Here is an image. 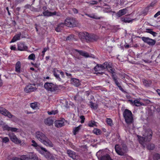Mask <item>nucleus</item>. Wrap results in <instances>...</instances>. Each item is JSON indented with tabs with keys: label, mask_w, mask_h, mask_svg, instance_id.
Instances as JSON below:
<instances>
[{
	"label": "nucleus",
	"mask_w": 160,
	"mask_h": 160,
	"mask_svg": "<svg viewBox=\"0 0 160 160\" xmlns=\"http://www.w3.org/2000/svg\"><path fill=\"white\" fill-rule=\"evenodd\" d=\"M35 138L39 141L47 146L52 148L53 145L52 142L47 137L45 134L38 131L35 133Z\"/></svg>",
	"instance_id": "1"
},
{
	"label": "nucleus",
	"mask_w": 160,
	"mask_h": 160,
	"mask_svg": "<svg viewBox=\"0 0 160 160\" xmlns=\"http://www.w3.org/2000/svg\"><path fill=\"white\" fill-rule=\"evenodd\" d=\"M152 132L150 128H148L145 131L142 136H138L139 142L145 148L146 142H150L152 138Z\"/></svg>",
	"instance_id": "2"
},
{
	"label": "nucleus",
	"mask_w": 160,
	"mask_h": 160,
	"mask_svg": "<svg viewBox=\"0 0 160 160\" xmlns=\"http://www.w3.org/2000/svg\"><path fill=\"white\" fill-rule=\"evenodd\" d=\"M123 116L127 124H131L133 122V118L132 112L128 109H125L123 112Z\"/></svg>",
	"instance_id": "3"
},
{
	"label": "nucleus",
	"mask_w": 160,
	"mask_h": 160,
	"mask_svg": "<svg viewBox=\"0 0 160 160\" xmlns=\"http://www.w3.org/2000/svg\"><path fill=\"white\" fill-rule=\"evenodd\" d=\"M108 65V63L107 62H105L102 64H97L94 68V70L95 72H98V73L102 74L103 72H99L104 70L107 68Z\"/></svg>",
	"instance_id": "4"
},
{
	"label": "nucleus",
	"mask_w": 160,
	"mask_h": 160,
	"mask_svg": "<svg viewBox=\"0 0 160 160\" xmlns=\"http://www.w3.org/2000/svg\"><path fill=\"white\" fill-rule=\"evenodd\" d=\"M79 36L82 40L86 41L87 42L90 41L93 39L92 36L86 32H80Z\"/></svg>",
	"instance_id": "5"
},
{
	"label": "nucleus",
	"mask_w": 160,
	"mask_h": 160,
	"mask_svg": "<svg viewBox=\"0 0 160 160\" xmlns=\"http://www.w3.org/2000/svg\"><path fill=\"white\" fill-rule=\"evenodd\" d=\"M117 153L121 156L123 155L127 151V147L125 145H123L122 147H120L118 145H116L115 147Z\"/></svg>",
	"instance_id": "6"
},
{
	"label": "nucleus",
	"mask_w": 160,
	"mask_h": 160,
	"mask_svg": "<svg viewBox=\"0 0 160 160\" xmlns=\"http://www.w3.org/2000/svg\"><path fill=\"white\" fill-rule=\"evenodd\" d=\"M31 142L32 143L31 146L34 147L41 154H43L44 152H47V150L45 148L38 145L34 140H32Z\"/></svg>",
	"instance_id": "7"
},
{
	"label": "nucleus",
	"mask_w": 160,
	"mask_h": 160,
	"mask_svg": "<svg viewBox=\"0 0 160 160\" xmlns=\"http://www.w3.org/2000/svg\"><path fill=\"white\" fill-rule=\"evenodd\" d=\"M22 160H38L37 155L32 153H30L28 154L22 156Z\"/></svg>",
	"instance_id": "8"
},
{
	"label": "nucleus",
	"mask_w": 160,
	"mask_h": 160,
	"mask_svg": "<svg viewBox=\"0 0 160 160\" xmlns=\"http://www.w3.org/2000/svg\"><path fill=\"white\" fill-rule=\"evenodd\" d=\"M64 23L68 27H74L76 26L75 20L72 18H67L65 20Z\"/></svg>",
	"instance_id": "9"
},
{
	"label": "nucleus",
	"mask_w": 160,
	"mask_h": 160,
	"mask_svg": "<svg viewBox=\"0 0 160 160\" xmlns=\"http://www.w3.org/2000/svg\"><path fill=\"white\" fill-rule=\"evenodd\" d=\"M84 93L81 92H79L77 94L76 96L74 97V99L76 101L81 102L83 101L84 99Z\"/></svg>",
	"instance_id": "10"
},
{
	"label": "nucleus",
	"mask_w": 160,
	"mask_h": 160,
	"mask_svg": "<svg viewBox=\"0 0 160 160\" xmlns=\"http://www.w3.org/2000/svg\"><path fill=\"white\" fill-rule=\"evenodd\" d=\"M142 40L150 46H153L154 45L156 42V41L153 39L150 38L148 37H142Z\"/></svg>",
	"instance_id": "11"
},
{
	"label": "nucleus",
	"mask_w": 160,
	"mask_h": 160,
	"mask_svg": "<svg viewBox=\"0 0 160 160\" xmlns=\"http://www.w3.org/2000/svg\"><path fill=\"white\" fill-rule=\"evenodd\" d=\"M45 88L48 91L53 92L56 90V87L52 83L46 82L44 84Z\"/></svg>",
	"instance_id": "12"
},
{
	"label": "nucleus",
	"mask_w": 160,
	"mask_h": 160,
	"mask_svg": "<svg viewBox=\"0 0 160 160\" xmlns=\"http://www.w3.org/2000/svg\"><path fill=\"white\" fill-rule=\"evenodd\" d=\"M0 113L8 117L9 118H12L14 117L8 110L6 109L0 107Z\"/></svg>",
	"instance_id": "13"
},
{
	"label": "nucleus",
	"mask_w": 160,
	"mask_h": 160,
	"mask_svg": "<svg viewBox=\"0 0 160 160\" xmlns=\"http://www.w3.org/2000/svg\"><path fill=\"white\" fill-rule=\"evenodd\" d=\"M67 153L70 157L74 160H78L79 159L78 156L73 151L68 150H67Z\"/></svg>",
	"instance_id": "14"
},
{
	"label": "nucleus",
	"mask_w": 160,
	"mask_h": 160,
	"mask_svg": "<svg viewBox=\"0 0 160 160\" xmlns=\"http://www.w3.org/2000/svg\"><path fill=\"white\" fill-rule=\"evenodd\" d=\"M9 136L11 140L14 143L17 144H21V141L19 140L13 133L9 134Z\"/></svg>",
	"instance_id": "15"
},
{
	"label": "nucleus",
	"mask_w": 160,
	"mask_h": 160,
	"mask_svg": "<svg viewBox=\"0 0 160 160\" xmlns=\"http://www.w3.org/2000/svg\"><path fill=\"white\" fill-rule=\"evenodd\" d=\"M36 89V88L31 84L27 85L24 88V90L27 93L33 92Z\"/></svg>",
	"instance_id": "16"
},
{
	"label": "nucleus",
	"mask_w": 160,
	"mask_h": 160,
	"mask_svg": "<svg viewBox=\"0 0 160 160\" xmlns=\"http://www.w3.org/2000/svg\"><path fill=\"white\" fill-rule=\"evenodd\" d=\"M65 119H62L61 120L56 121L55 122V126L57 127H61L64 125Z\"/></svg>",
	"instance_id": "17"
},
{
	"label": "nucleus",
	"mask_w": 160,
	"mask_h": 160,
	"mask_svg": "<svg viewBox=\"0 0 160 160\" xmlns=\"http://www.w3.org/2000/svg\"><path fill=\"white\" fill-rule=\"evenodd\" d=\"M71 83L73 85L78 87L80 85L79 80L76 78H72L71 80Z\"/></svg>",
	"instance_id": "18"
},
{
	"label": "nucleus",
	"mask_w": 160,
	"mask_h": 160,
	"mask_svg": "<svg viewBox=\"0 0 160 160\" xmlns=\"http://www.w3.org/2000/svg\"><path fill=\"white\" fill-rule=\"evenodd\" d=\"M21 35V32H19L15 35L10 42V43L14 42L17 40H20Z\"/></svg>",
	"instance_id": "19"
},
{
	"label": "nucleus",
	"mask_w": 160,
	"mask_h": 160,
	"mask_svg": "<svg viewBox=\"0 0 160 160\" xmlns=\"http://www.w3.org/2000/svg\"><path fill=\"white\" fill-rule=\"evenodd\" d=\"M27 47L23 43H20L18 45V49L20 51L26 50Z\"/></svg>",
	"instance_id": "20"
},
{
	"label": "nucleus",
	"mask_w": 160,
	"mask_h": 160,
	"mask_svg": "<svg viewBox=\"0 0 160 160\" xmlns=\"http://www.w3.org/2000/svg\"><path fill=\"white\" fill-rule=\"evenodd\" d=\"M47 152V153L45 155V156L49 160H55V158L52 154L50 153L49 152H48L47 151V152Z\"/></svg>",
	"instance_id": "21"
},
{
	"label": "nucleus",
	"mask_w": 160,
	"mask_h": 160,
	"mask_svg": "<svg viewBox=\"0 0 160 160\" xmlns=\"http://www.w3.org/2000/svg\"><path fill=\"white\" fill-rule=\"evenodd\" d=\"M53 72L54 76L56 77V78L59 81H61V79L59 77V70H58L56 69H54L53 70Z\"/></svg>",
	"instance_id": "22"
},
{
	"label": "nucleus",
	"mask_w": 160,
	"mask_h": 160,
	"mask_svg": "<svg viewBox=\"0 0 160 160\" xmlns=\"http://www.w3.org/2000/svg\"><path fill=\"white\" fill-rule=\"evenodd\" d=\"M75 51L78 52L81 55L85 58L89 57L90 56L89 55L88 53L85 52L81 50H79L77 49H76Z\"/></svg>",
	"instance_id": "23"
},
{
	"label": "nucleus",
	"mask_w": 160,
	"mask_h": 160,
	"mask_svg": "<svg viewBox=\"0 0 160 160\" xmlns=\"http://www.w3.org/2000/svg\"><path fill=\"white\" fill-rule=\"evenodd\" d=\"M127 9L126 8L120 10L117 13L118 17H119L124 15L127 13Z\"/></svg>",
	"instance_id": "24"
},
{
	"label": "nucleus",
	"mask_w": 160,
	"mask_h": 160,
	"mask_svg": "<svg viewBox=\"0 0 160 160\" xmlns=\"http://www.w3.org/2000/svg\"><path fill=\"white\" fill-rule=\"evenodd\" d=\"M53 121L50 118H48L44 120V123H45L48 125L50 126L52 125L53 123Z\"/></svg>",
	"instance_id": "25"
},
{
	"label": "nucleus",
	"mask_w": 160,
	"mask_h": 160,
	"mask_svg": "<svg viewBox=\"0 0 160 160\" xmlns=\"http://www.w3.org/2000/svg\"><path fill=\"white\" fill-rule=\"evenodd\" d=\"M21 62L20 61H18L16 64L15 71L17 72H20L21 69Z\"/></svg>",
	"instance_id": "26"
},
{
	"label": "nucleus",
	"mask_w": 160,
	"mask_h": 160,
	"mask_svg": "<svg viewBox=\"0 0 160 160\" xmlns=\"http://www.w3.org/2000/svg\"><path fill=\"white\" fill-rule=\"evenodd\" d=\"M145 32H146L152 34L154 37H155L157 34V33L152 31V29H151L147 28L146 29Z\"/></svg>",
	"instance_id": "27"
},
{
	"label": "nucleus",
	"mask_w": 160,
	"mask_h": 160,
	"mask_svg": "<svg viewBox=\"0 0 160 160\" xmlns=\"http://www.w3.org/2000/svg\"><path fill=\"white\" fill-rule=\"evenodd\" d=\"M64 25L63 23H61L58 25L55 28V30L57 32H60L62 29Z\"/></svg>",
	"instance_id": "28"
},
{
	"label": "nucleus",
	"mask_w": 160,
	"mask_h": 160,
	"mask_svg": "<svg viewBox=\"0 0 160 160\" xmlns=\"http://www.w3.org/2000/svg\"><path fill=\"white\" fill-rule=\"evenodd\" d=\"M122 21L125 22H132L133 19L131 20L129 18L126 17H122L121 18Z\"/></svg>",
	"instance_id": "29"
},
{
	"label": "nucleus",
	"mask_w": 160,
	"mask_h": 160,
	"mask_svg": "<svg viewBox=\"0 0 160 160\" xmlns=\"http://www.w3.org/2000/svg\"><path fill=\"white\" fill-rule=\"evenodd\" d=\"M99 160H112L108 154H106L104 155L100 158Z\"/></svg>",
	"instance_id": "30"
},
{
	"label": "nucleus",
	"mask_w": 160,
	"mask_h": 160,
	"mask_svg": "<svg viewBox=\"0 0 160 160\" xmlns=\"http://www.w3.org/2000/svg\"><path fill=\"white\" fill-rule=\"evenodd\" d=\"M143 82L144 85L146 87L150 86L152 82L150 80H147L145 79L143 80Z\"/></svg>",
	"instance_id": "31"
},
{
	"label": "nucleus",
	"mask_w": 160,
	"mask_h": 160,
	"mask_svg": "<svg viewBox=\"0 0 160 160\" xmlns=\"http://www.w3.org/2000/svg\"><path fill=\"white\" fill-rule=\"evenodd\" d=\"M130 101L132 103H134V105L137 106H139L143 105L142 103L140 102L137 100H135L133 101L132 100H130Z\"/></svg>",
	"instance_id": "32"
},
{
	"label": "nucleus",
	"mask_w": 160,
	"mask_h": 160,
	"mask_svg": "<svg viewBox=\"0 0 160 160\" xmlns=\"http://www.w3.org/2000/svg\"><path fill=\"white\" fill-rule=\"evenodd\" d=\"M107 69L108 71L110 73H111L112 75H113V73H115V69L112 68V67L110 66L108 64V66L107 68H106Z\"/></svg>",
	"instance_id": "33"
},
{
	"label": "nucleus",
	"mask_w": 160,
	"mask_h": 160,
	"mask_svg": "<svg viewBox=\"0 0 160 160\" xmlns=\"http://www.w3.org/2000/svg\"><path fill=\"white\" fill-rule=\"evenodd\" d=\"M90 106L94 110H96L97 109L98 106L96 104L93 103L92 102H90Z\"/></svg>",
	"instance_id": "34"
},
{
	"label": "nucleus",
	"mask_w": 160,
	"mask_h": 160,
	"mask_svg": "<svg viewBox=\"0 0 160 160\" xmlns=\"http://www.w3.org/2000/svg\"><path fill=\"white\" fill-rule=\"evenodd\" d=\"M80 125H79L78 127H77L76 128H75L73 129V132L74 135H75L79 132V130L80 129Z\"/></svg>",
	"instance_id": "35"
},
{
	"label": "nucleus",
	"mask_w": 160,
	"mask_h": 160,
	"mask_svg": "<svg viewBox=\"0 0 160 160\" xmlns=\"http://www.w3.org/2000/svg\"><path fill=\"white\" fill-rule=\"evenodd\" d=\"M112 77L117 86L118 87V86L120 85V84L117 80V77H115L114 75H112Z\"/></svg>",
	"instance_id": "36"
},
{
	"label": "nucleus",
	"mask_w": 160,
	"mask_h": 160,
	"mask_svg": "<svg viewBox=\"0 0 160 160\" xmlns=\"http://www.w3.org/2000/svg\"><path fill=\"white\" fill-rule=\"evenodd\" d=\"M93 131L94 134L97 135H99L101 133V131L100 129L97 128L94 129Z\"/></svg>",
	"instance_id": "37"
},
{
	"label": "nucleus",
	"mask_w": 160,
	"mask_h": 160,
	"mask_svg": "<svg viewBox=\"0 0 160 160\" xmlns=\"http://www.w3.org/2000/svg\"><path fill=\"white\" fill-rule=\"evenodd\" d=\"M147 148L149 150H153L154 148V145L152 143L149 144L147 145Z\"/></svg>",
	"instance_id": "38"
},
{
	"label": "nucleus",
	"mask_w": 160,
	"mask_h": 160,
	"mask_svg": "<svg viewBox=\"0 0 160 160\" xmlns=\"http://www.w3.org/2000/svg\"><path fill=\"white\" fill-rule=\"evenodd\" d=\"M85 14L86 15L88 16L89 17L91 18H94L97 19H99L100 18H98V17L95 15L94 14L90 15L87 13Z\"/></svg>",
	"instance_id": "39"
},
{
	"label": "nucleus",
	"mask_w": 160,
	"mask_h": 160,
	"mask_svg": "<svg viewBox=\"0 0 160 160\" xmlns=\"http://www.w3.org/2000/svg\"><path fill=\"white\" fill-rule=\"evenodd\" d=\"M153 158L155 160H159L160 159V155L158 153H156L154 155Z\"/></svg>",
	"instance_id": "40"
},
{
	"label": "nucleus",
	"mask_w": 160,
	"mask_h": 160,
	"mask_svg": "<svg viewBox=\"0 0 160 160\" xmlns=\"http://www.w3.org/2000/svg\"><path fill=\"white\" fill-rule=\"evenodd\" d=\"M28 59L30 60H34L35 59V55L33 53L31 54L29 56Z\"/></svg>",
	"instance_id": "41"
},
{
	"label": "nucleus",
	"mask_w": 160,
	"mask_h": 160,
	"mask_svg": "<svg viewBox=\"0 0 160 160\" xmlns=\"http://www.w3.org/2000/svg\"><path fill=\"white\" fill-rule=\"evenodd\" d=\"M43 14L44 16H51V12L47 11L43 12Z\"/></svg>",
	"instance_id": "42"
},
{
	"label": "nucleus",
	"mask_w": 160,
	"mask_h": 160,
	"mask_svg": "<svg viewBox=\"0 0 160 160\" xmlns=\"http://www.w3.org/2000/svg\"><path fill=\"white\" fill-rule=\"evenodd\" d=\"M58 112V111L57 110H52L51 111H48V113L49 115H55Z\"/></svg>",
	"instance_id": "43"
},
{
	"label": "nucleus",
	"mask_w": 160,
	"mask_h": 160,
	"mask_svg": "<svg viewBox=\"0 0 160 160\" xmlns=\"http://www.w3.org/2000/svg\"><path fill=\"white\" fill-rule=\"evenodd\" d=\"M31 107L33 109H36L38 107L37 103L36 102L32 103L31 104Z\"/></svg>",
	"instance_id": "44"
},
{
	"label": "nucleus",
	"mask_w": 160,
	"mask_h": 160,
	"mask_svg": "<svg viewBox=\"0 0 160 160\" xmlns=\"http://www.w3.org/2000/svg\"><path fill=\"white\" fill-rule=\"evenodd\" d=\"M11 127H9L7 125H4L3 126V128L4 130H7L8 131H10Z\"/></svg>",
	"instance_id": "45"
},
{
	"label": "nucleus",
	"mask_w": 160,
	"mask_h": 160,
	"mask_svg": "<svg viewBox=\"0 0 160 160\" xmlns=\"http://www.w3.org/2000/svg\"><path fill=\"white\" fill-rule=\"evenodd\" d=\"M88 125L90 127H93L96 125V122L94 121H91L88 123Z\"/></svg>",
	"instance_id": "46"
},
{
	"label": "nucleus",
	"mask_w": 160,
	"mask_h": 160,
	"mask_svg": "<svg viewBox=\"0 0 160 160\" xmlns=\"http://www.w3.org/2000/svg\"><path fill=\"white\" fill-rule=\"evenodd\" d=\"M106 121L107 123L110 126H112V121L111 118H107V119Z\"/></svg>",
	"instance_id": "47"
},
{
	"label": "nucleus",
	"mask_w": 160,
	"mask_h": 160,
	"mask_svg": "<svg viewBox=\"0 0 160 160\" xmlns=\"http://www.w3.org/2000/svg\"><path fill=\"white\" fill-rule=\"evenodd\" d=\"M74 38V36L72 35H70L67 37L66 38V40H70Z\"/></svg>",
	"instance_id": "48"
},
{
	"label": "nucleus",
	"mask_w": 160,
	"mask_h": 160,
	"mask_svg": "<svg viewBox=\"0 0 160 160\" xmlns=\"http://www.w3.org/2000/svg\"><path fill=\"white\" fill-rule=\"evenodd\" d=\"M2 142L6 143L9 141V139L8 138L6 137L2 138Z\"/></svg>",
	"instance_id": "49"
},
{
	"label": "nucleus",
	"mask_w": 160,
	"mask_h": 160,
	"mask_svg": "<svg viewBox=\"0 0 160 160\" xmlns=\"http://www.w3.org/2000/svg\"><path fill=\"white\" fill-rule=\"evenodd\" d=\"M51 16L55 15H57V16H60L61 15L60 13L58 12H51Z\"/></svg>",
	"instance_id": "50"
},
{
	"label": "nucleus",
	"mask_w": 160,
	"mask_h": 160,
	"mask_svg": "<svg viewBox=\"0 0 160 160\" xmlns=\"http://www.w3.org/2000/svg\"><path fill=\"white\" fill-rule=\"evenodd\" d=\"M18 129L15 128L11 127L10 131L12 132H17Z\"/></svg>",
	"instance_id": "51"
},
{
	"label": "nucleus",
	"mask_w": 160,
	"mask_h": 160,
	"mask_svg": "<svg viewBox=\"0 0 160 160\" xmlns=\"http://www.w3.org/2000/svg\"><path fill=\"white\" fill-rule=\"evenodd\" d=\"M148 7L146 8L144 10L143 12V14L144 15H146L147 14L148 12Z\"/></svg>",
	"instance_id": "52"
},
{
	"label": "nucleus",
	"mask_w": 160,
	"mask_h": 160,
	"mask_svg": "<svg viewBox=\"0 0 160 160\" xmlns=\"http://www.w3.org/2000/svg\"><path fill=\"white\" fill-rule=\"evenodd\" d=\"M48 48H44L43 49V50L42 51V56H43L45 54V52L48 50Z\"/></svg>",
	"instance_id": "53"
},
{
	"label": "nucleus",
	"mask_w": 160,
	"mask_h": 160,
	"mask_svg": "<svg viewBox=\"0 0 160 160\" xmlns=\"http://www.w3.org/2000/svg\"><path fill=\"white\" fill-rule=\"evenodd\" d=\"M80 118L81 119V123H83L84 122L85 118L83 116H81Z\"/></svg>",
	"instance_id": "54"
},
{
	"label": "nucleus",
	"mask_w": 160,
	"mask_h": 160,
	"mask_svg": "<svg viewBox=\"0 0 160 160\" xmlns=\"http://www.w3.org/2000/svg\"><path fill=\"white\" fill-rule=\"evenodd\" d=\"M156 3V2H152L151 3L150 5L148 6V7H153L154 6Z\"/></svg>",
	"instance_id": "55"
},
{
	"label": "nucleus",
	"mask_w": 160,
	"mask_h": 160,
	"mask_svg": "<svg viewBox=\"0 0 160 160\" xmlns=\"http://www.w3.org/2000/svg\"><path fill=\"white\" fill-rule=\"evenodd\" d=\"M160 15V11H158L154 15V18H156L159 15Z\"/></svg>",
	"instance_id": "56"
},
{
	"label": "nucleus",
	"mask_w": 160,
	"mask_h": 160,
	"mask_svg": "<svg viewBox=\"0 0 160 160\" xmlns=\"http://www.w3.org/2000/svg\"><path fill=\"white\" fill-rule=\"evenodd\" d=\"M72 10L74 13H77L78 12V10L76 8H73L72 9Z\"/></svg>",
	"instance_id": "57"
},
{
	"label": "nucleus",
	"mask_w": 160,
	"mask_h": 160,
	"mask_svg": "<svg viewBox=\"0 0 160 160\" xmlns=\"http://www.w3.org/2000/svg\"><path fill=\"white\" fill-rule=\"evenodd\" d=\"M59 74H60L62 76V77H63L64 76V73L60 71H59Z\"/></svg>",
	"instance_id": "58"
},
{
	"label": "nucleus",
	"mask_w": 160,
	"mask_h": 160,
	"mask_svg": "<svg viewBox=\"0 0 160 160\" xmlns=\"http://www.w3.org/2000/svg\"><path fill=\"white\" fill-rule=\"evenodd\" d=\"M118 87L119 88V89L120 90H121L122 91H123L124 90H123V89L122 88L121 86L119 85L118 86Z\"/></svg>",
	"instance_id": "59"
},
{
	"label": "nucleus",
	"mask_w": 160,
	"mask_h": 160,
	"mask_svg": "<svg viewBox=\"0 0 160 160\" xmlns=\"http://www.w3.org/2000/svg\"><path fill=\"white\" fill-rule=\"evenodd\" d=\"M10 48L12 50H15L16 49V47L15 46H12Z\"/></svg>",
	"instance_id": "60"
},
{
	"label": "nucleus",
	"mask_w": 160,
	"mask_h": 160,
	"mask_svg": "<svg viewBox=\"0 0 160 160\" xmlns=\"http://www.w3.org/2000/svg\"><path fill=\"white\" fill-rule=\"evenodd\" d=\"M144 62H146L147 63H150L151 62V61H150L149 60H143Z\"/></svg>",
	"instance_id": "61"
},
{
	"label": "nucleus",
	"mask_w": 160,
	"mask_h": 160,
	"mask_svg": "<svg viewBox=\"0 0 160 160\" xmlns=\"http://www.w3.org/2000/svg\"><path fill=\"white\" fill-rule=\"evenodd\" d=\"M6 9L7 10V11H8V14L9 15H10L11 14H10V12H9V8H8V7H7L6 8Z\"/></svg>",
	"instance_id": "62"
},
{
	"label": "nucleus",
	"mask_w": 160,
	"mask_h": 160,
	"mask_svg": "<svg viewBox=\"0 0 160 160\" xmlns=\"http://www.w3.org/2000/svg\"><path fill=\"white\" fill-rule=\"evenodd\" d=\"M157 92L158 94L160 96V90L158 89L157 90Z\"/></svg>",
	"instance_id": "63"
},
{
	"label": "nucleus",
	"mask_w": 160,
	"mask_h": 160,
	"mask_svg": "<svg viewBox=\"0 0 160 160\" xmlns=\"http://www.w3.org/2000/svg\"><path fill=\"white\" fill-rule=\"evenodd\" d=\"M66 74L67 76H70L71 75V74L68 73L67 72H66Z\"/></svg>",
	"instance_id": "64"
}]
</instances>
